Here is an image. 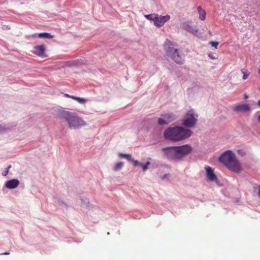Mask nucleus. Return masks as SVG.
Returning a JSON list of instances; mask_svg holds the SVG:
<instances>
[{
    "instance_id": "obj_28",
    "label": "nucleus",
    "mask_w": 260,
    "mask_h": 260,
    "mask_svg": "<svg viewBox=\"0 0 260 260\" xmlns=\"http://www.w3.org/2000/svg\"><path fill=\"white\" fill-rule=\"evenodd\" d=\"M77 98V96H75L74 95H71V96H70V98H71L73 100H76Z\"/></svg>"
},
{
    "instance_id": "obj_18",
    "label": "nucleus",
    "mask_w": 260,
    "mask_h": 260,
    "mask_svg": "<svg viewBox=\"0 0 260 260\" xmlns=\"http://www.w3.org/2000/svg\"><path fill=\"white\" fill-rule=\"evenodd\" d=\"M118 155L120 157L126 158L128 161L132 160V156L130 154L119 153Z\"/></svg>"
},
{
    "instance_id": "obj_12",
    "label": "nucleus",
    "mask_w": 260,
    "mask_h": 260,
    "mask_svg": "<svg viewBox=\"0 0 260 260\" xmlns=\"http://www.w3.org/2000/svg\"><path fill=\"white\" fill-rule=\"evenodd\" d=\"M250 108L247 104H241L237 105L234 108V110L236 112H246L249 111Z\"/></svg>"
},
{
    "instance_id": "obj_16",
    "label": "nucleus",
    "mask_w": 260,
    "mask_h": 260,
    "mask_svg": "<svg viewBox=\"0 0 260 260\" xmlns=\"http://www.w3.org/2000/svg\"><path fill=\"white\" fill-rule=\"evenodd\" d=\"M38 37L41 38H47V39H52L53 38V36L51 35L48 32H42L39 33L38 35Z\"/></svg>"
},
{
    "instance_id": "obj_33",
    "label": "nucleus",
    "mask_w": 260,
    "mask_h": 260,
    "mask_svg": "<svg viewBox=\"0 0 260 260\" xmlns=\"http://www.w3.org/2000/svg\"><path fill=\"white\" fill-rule=\"evenodd\" d=\"M257 119H258V122L260 123V115L258 116V118H257Z\"/></svg>"
},
{
    "instance_id": "obj_24",
    "label": "nucleus",
    "mask_w": 260,
    "mask_h": 260,
    "mask_svg": "<svg viewBox=\"0 0 260 260\" xmlns=\"http://www.w3.org/2000/svg\"><path fill=\"white\" fill-rule=\"evenodd\" d=\"M238 154L241 156H244L246 155V153L243 149H240L237 151Z\"/></svg>"
},
{
    "instance_id": "obj_17",
    "label": "nucleus",
    "mask_w": 260,
    "mask_h": 260,
    "mask_svg": "<svg viewBox=\"0 0 260 260\" xmlns=\"http://www.w3.org/2000/svg\"><path fill=\"white\" fill-rule=\"evenodd\" d=\"M157 13H153L149 15H145V17L149 20L153 21L154 22L155 18Z\"/></svg>"
},
{
    "instance_id": "obj_15",
    "label": "nucleus",
    "mask_w": 260,
    "mask_h": 260,
    "mask_svg": "<svg viewBox=\"0 0 260 260\" xmlns=\"http://www.w3.org/2000/svg\"><path fill=\"white\" fill-rule=\"evenodd\" d=\"M162 116L167 119V121H168V123L172 121L176 118L175 115H174L173 114L170 113L165 114L163 115Z\"/></svg>"
},
{
    "instance_id": "obj_34",
    "label": "nucleus",
    "mask_w": 260,
    "mask_h": 260,
    "mask_svg": "<svg viewBox=\"0 0 260 260\" xmlns=\"http://www.w3.org/2000/svg\"><path fill=\"white\" fill-rule=\"evenodd\" d=\"M245 98H247L248 96L246 94H245Z\"/></svg>"
},
{
    "instance_id": "obj_9",
    "label": "nucleus",
    "mask_w": 260,
    "mask_h": 260,
    "mask_svg": "<svg viewBox=\"0 0 260 260\" xmlns=\"http://www.w3.org/2000/svg\"><path fill=\"white\" fill-rule=\"evenodd\" d=\"M46 50L45 46L43 45H37L34 47L32 52L39 56H43Z\"/></svg>"
},
{
    "instance_id": "obj_6",
    "label": "nucleus",
    "mask_w": 260,
    "mask_h": 260,
    "mask_svg": "<svg viewBox=\"0 0 260 260\" xmlns=\"http://www.w3.org/2000/svg\"><path fill=\"white\" fill-rule=\"evenodd\" d=\"M164 152V155L165 157H167L169 159L176 160L179 159L177 147H166L162 149Z\"/></svg>"
},
{
    "instance_id": "obj_26",
    "label": "nucleus",
    "mask_w": 260,
    "mask_h": 260,
    "mask_svg": "<svg viewBox=\"0 0 260 260\" xmlns=\"http://www.w3.org/2000/svg\"><path fill=\"white\" fill-rule=\"evenodd\" d=\"M210 44H211L212 47H214L216 49L217 48V46L219 44V43L218 42L211 41L210 42Z\"/></svg>"
},
{
    "instance_id": "obj_23",
    "label": "nucleus",
    "mask_w": 260,
    "mask_h": 260,
    "mask_svg": "<svg viewBox=\"0 0 260 260\" xmlns=\"http://www.w3.org/2000/svg\"><path fill=\"white\" fill-rule=\"evenodd\" d=\"M76 101H77L80 103L83 104V103H86V102L87 101V100H86L85 99H84V98L77 97L76 99Z\"/></svg>"
},
{
    "instance_id": "obj_10",
    "label": "nucleus",
    "mask_w": 260,
    "mask_h": 260,
    "mask_svg": "<svg viewBox=\"0 0 260 260\" xmlns=\"http://www.w3.org/2000/svg\"><path fill=\"white\" fill-rule=\"evenodd\" d=\"M20 182L18 179H13L7 181L5 183V186L8 189H15L18 187Z\"/></svg>"
},
{
    "instance_id": "obj_4",
    "label": "nucleus",
    "mask_w": 260,
    "mask_h": 260,
    "mask_svg": "<svg viewBox=\"0 0 260 260\" xmlns=\"http://www.w3.org/2000/svg\"><path fill=\"white\" fill-rule=\"evenodd\" d=\"M175 44L172 41L167 40L164 44V49L168 56L170 57L178 64H183L184 59L178 52L177 49L174 47Z\"/></svg>"
},
{
    "instance_id": "obj_27",
    "label": "nucleus",
    "mask_w": 260,
    "mask_h": 260,
    "mask_svg": "<svg viewBox=\"0 0 260 260\" xmlns=\"http://www.w3.org/2000/svg\"><path fill=\"white\" fill-rule=\"evenodd\" d=\"M242 73L243 74V80H246L248 78L249 74L248 73H245L243 71H242Z\"/></svg>"
},
{
    "instance_id": "obj_7",
    "label": "nucleus",
    "mask_w": 260,
    "mask_h": 260,
    "mask_svg": "<svg viewBox=\"0 0 260 260\" xmlns=\"http://www.w3.org/2000/svg\"><path fill=\"white\" fill-rule=\"evenodd\" d=\"M170 19V16L166 15L165 16L159 15L158 14L156 15L154 25L157 27L162 26L165 23Z\"/></svg>"
},
{
    "instance_id": "obj_29",
    "label": "nucleus",
    "mask_w": 260,
    "mask_h": 260,
    "mask_svg": "<svg viewBox=\"0 0 260 260\" xmlns=\"http://www.w3.org/2000/svg\"><path fill=\"white\" fill-rule=\"evenodd\" d=\"M0 254L9 255V254H10V252H5L4 253H0Z\"/></svg>"
},
{
    "instance_id": "obj_30",
    "label": "nucleus",
    "mask_w": 260,
    "mask_h": 260,
    "mask_svg": "<svg viewBox=\"0 0 260 260\" xmlns=\"http://www.w3.org/2000/svg\"><path fill=\"white\" fill-rule=\"evenodd\" d=\"M64 95H65L66 97L70 98V96H71V95H70V94H67V93L64 94Z\"/></svg>"
},
{
    "instance_id": "obj_13",
    "label": "nucleus",
    "mask_w": 260,
    "mask_h": 260,
    "mask_svg": "<svg viewBox=\"0 0 260 260\" xmlns=\"http://www.w3.org/2000/svg\"><path fill=\"white\" fill-rule=\"evenodd\" d=\"M181 27L183 29L192 33L197 32V30L192 27L187 22L183 23Z\"/></svg>"
},
{
    "instance_id": "obj_31",
    "label": "nucleus",
    "mask_w": 260,
    "mask_h": 260,
    "mask_svg": "<svg viewBox=\"0 0 260 260\" xmlns=\"http://www.w3.org/2000/svg\"><path fill=\"white\" fill-rule=\"evenodd\" d=\"M258 195L260 197V186L259 185L258 186Z\"/></svg>"
},
{
    "instance_id": "obj_11",
    "label": "nucleus",
    "mask_w": 260,
    "mask_h": 260,
    "mask_svg": "<svg viewBox=\"0 0 260 260\" xmlns=\"http://www.w3.org/2000/svg\"><path fill=\"white\" fill-rule=\"evenodd\" d=\"M205 169L207 172V177L208 179L211 181H215L217 180L216 175L213 173V171L209 166L205 167Z\"/></svg>"
},
{
    "instance_id": "obj_8",
    "label": "nucleus",
    "mask_w": 260,
    "mask_h": 260,
    "mask_svg": "<svg viewBox=\"0 0 260 260\" xmlns=\"http://www.w3.org/2000/svg\"><path fill=\"white\" fill-rule=\"evenodd\" d=\"M176 147L179 159L187 155L192 151L191 147L187 144Z\"/></svg>"
},
{
    "instance_id": "obj_22",
    "label": "nucleus",
    "mask_w": 260,
    "mask_h": 260,
    "mask_svg": "<svg viewBox=\"0 0 260 260\" xmlns=\"http://www.w3.org/2000/svg\"><path fill=\"white\" fill-rule=\"evenodd\" d=\"M150 164L149 161H147L145 164H141V166L142 167L143 171H145L148 169V166Z\"/></svg>"
},
{
    "instance_id": "obj_5",
    "label": "nucleus",
    "mask_w": 260,
    "mask_h": 260,
    "mask_svg": "<svg viewBox=\"0 0 260 260\" xmlns=\"http://www.w3.org/2000/svg\"><path fill=\"white\" fill-rule=\"evenodd\" d=\"M198 115L193 110H188L182 120V124L188 128L193 127L197 122Z\"/></svg>"
},
{
    "instance_id": "obj_3",
    "label": "nucleus",
    "mask_w": 260,
    "mask_h": 260,
    "mask_svg": "<svg viewBox=\"0 0 260 260\" xmlns=\"http://www.w3.org/2000/svg\"><path fill=\"white\" fill-rule=\"evenodd\" d=\"M219 159L232 172L236 173H240L241 172V166L232 151H225L219 157Z\"/></svg>"
},
{
    "instance_id": "obj_2",
    "label": "nucleus",
    "mask_w": 260,
    "mask_h": 260,
    "mask_svg": "<svg viewBox=\"0 0 260 260\" xmlns=\"http://www.w3.org/2000/svg\"><path fill=\"white\" fill-rule=\"evenodd\" d=\"M59 117L67 122L70 129H78L86 125L85 121L75 112L61 110L59 112Z\"/></svg>"
},
{
    "instance_id": "obj_21",
    "label": "nucleus",
    "mask_w": 260,
    "mask_h": 260,
    "mask_svg": "<svg viewBox=\"0 0 260 260\" xmlns=\"http://www.w3.org/2000/svg\"><path fill=\"white\" fill-rule=\"evenodd\" d=\"M130 161L132 162L133 165L135 167L141 165V164L137 160H135L133 158H132V160H131Z\"/></svg>"
},
{
    "instance_id": "obj_19",
    "label": "nucleus",
    "mask_w": 260,
    "mask_h": 260,
    "mask_svg": "<svg viewBox=\"0 0 260 260\" xmlns=\"http://www.w3.org/2000/svg\"><path fill=\"white\" fill-rule=\"evenodd\" d=\"M123 166V162H117L113 168V170L115 171L120 170Z\"/></svg>"
},
{
    "instance_id": "obj_20",
    "label": "nucleus",
    "mask_w": 260,
    "mask_h": 260,
    "mask_svg": "<svg viewBox=\"0 0 260 260\" xmlns=\"http://www.w3.org/2000/svg\"><path fill=\"white\" fill-rule=\"evenodd\" d=\"M158 123L159 125L167 124L168 123L167 119L164 117L162 118H159L158 119Z\"/></svg>"
},
{
    "instance_id": "obj_14",
    "label": "nucleus",
    "mask_w": 260,
    "mask_h": 260,
    "mask_svg": "<svg viewBox=\"0 0 260 260\" xmlns=\"http://www.w3.org/2000/svg\"><path fill=\"white\" fill-rule=\"evenodd\" d=\"M197 9L199 14V19L201 20H204L206 19V15L205 11L200 6H199Z\"/></svg>"
},
{
    "instance_id": "obj_32",
    "label": "nucleus",
    "mask_w": 260,
    "mask_h": 260,
    "mask_svg": "<svg viewBox=\"0 0 260 260\" xmlns=\"http://www.w3.org/2000/svg\"><path fill=\"white\" fill-rule=\"evenodd\" d=\"M257 105L260 107V100L257 102Z\"/></svg>"
},
{
    "instance_id": "obj_1",
    "label": "nucleus",
    "mask_w": 260,
    "mask_h": 260,
    "mask_svg": "<svg viewBox=\"0 0 260 260\" xmlns=\"http://www.w3.org/2000/svg\"><path fill=\"white\" fill-rule=\"evenodd\" d=\"M192 132L181 126L169 127L164 132V138L174 142L182 141L191 136Z\"/></svg>"
},
{
    "instance_id": "obj_25",
    "label": "nucleus",
    "mask_w": 260,
    "mask_h": 260,
    "mask_svg": "<svg viewBox=\"0 0 260 260\" xmlns=\"http://www.w3.org/2000/svg\"><path fill=\"white\" fill-rule=\"evenodd\" d=\"M11 168V165H9L2 173L3 175L6 176L9 173V169Z\"/></svg>"
}]
</instances>
